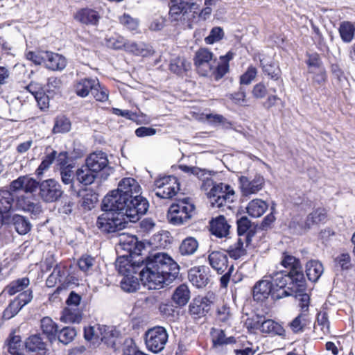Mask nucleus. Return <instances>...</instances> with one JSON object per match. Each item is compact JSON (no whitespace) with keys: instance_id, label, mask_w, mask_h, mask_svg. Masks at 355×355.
<instances>
[{"instance_id":"a211bd4d","label":"nucleus","mask_w":355,"mask_h":355,"mask_svg":"<svg viewBox=\"0 0 355 355\" xmlns=\"http://www.w3.org/2000/svg\"><path fill=\"white\" fill-rule=\"evenodd\" d=\"M14 197L10 190H0V223H8V214L12 209Z\"/></svg>"},{"instance_id":"6ab92c4d","label":"nucleus","mask_w":355,"mask_h":355,"mask_svg":"<svg viewBox=\"0 0 355 355\" xmlns=\"http://www.w3.org/2000/svg\"><path fill=\"white\" fill-rule=\"evenodd\" d=\"M15 206L18 210L30 213L34 216H37L42 212L40 204L35 202L32 198L25 195L17 197Z\"/></svg>"},{"instance_id":"412c9836","label":"nucleus","mask_w":355,"mask_h":355,"mask_svg":"<svg viewBox=\"0 0 355 355\" xmlns=\"http://www.w3.org/2000/svg\"><path fill=\"white\" fill-rule=\"evenodd\" d=\"M98 87V80L85 78L77 80L74 85L75 93L80 97H86Z\"/></svg>"},{"instance_id":"bb28decb","label":"nucleus","mask_w":355,"mask_h":355,"mask_svg":"<svg viewBox=\"0 0 355 355\" xmlns=\"http://www.w3.org/2000/svg\"><path fill=\"white\" fill-rule=\"evenodd\" d=\"M44 55L46 58L45 66L49 69L61 71L67 66V60L62 55L47 51Z\"/></svg>"},{"instance_id":"4c0bfd02","label":"nucleus","mask_w":355,"mask_h":355,"mask_svg":"<svg viewBox=\"0 0 355 355\" xmlns=\"http://www.w3.org/2000/svg\"><path fill=\"white\" fill-rule=\"evenodd\" d=\"M103 332V326L100 324H95L85 328V338L86 340L96 344L100 342L101 337Z\"/></svg>"},{"instance_id":"393cba45","label":"nucleus","mask_w":355,"mask_h":355,"mask_svg":"<svg viewBox=\"0 0 355 355\" xmlns=\"http://www.w3.org/2000/svg\"><path fill=\"white\" fill-rule=\"evenodd\" d=\"M209 225L211 234L217 237L222 238L228 235L230 225L223 216L213 218Z\"/></svg>"},{"instance_id":"c03bdc74","label":"nucleus","mask_w":355,"mask_h":355,"mask_svg":"<svg viewBox=\"0 0 355 355\" xmlns=\"http://www.w3.org/2000/svg\"><path fill=\"white\" fill-rule=\"evenodd\" d=\"M25 345L29 352L42 351L46 348V344L38 334L32 335L28 337L25 343Z\"/></svg>"},{"instance_id":"a19ab883","label":"nucleus","mask_w":355,"mask_h":355,"mask_svg":"<svg viewBox=\"0 0 355 355\" xmlns=\"http://www.w3.org/2000/svg\"><path fill=\"white\" fill-rule=\"evenodd\" d=\"M30 284L29 279L23 277L12 281L6 288V291L10 295H13L18 292L24 291Z\"/></svg>"},{"instance_id":"4d7b16f0","label":"nucleus","mask_w":355,"mask_h":355,"mask_svg":"<svg viewBox=\"0 0 355 355\" xmlns=\"http://www.w3.org/2000/svg\"><path fill=\"white\" fill-rule=\"evenodd\" d=\"M217 318L219 322H223L225 324L230 325L232 320V315L230 313V308L226 306H223L220 308H218L217 311Z\"/></svg>"},{"instance_id":"dca6fc26","label":"nucleus","mask_w":355,"mask_h":355,"mask_svg":"<svg viewBox=\"0 0 355 355\" xmlns=\"http://www.w3.org/2000/svg\"><path fill=\"white\" fill-rule=\"evenodd\" d=\"M188 277L196 288H204L209 281V269L205 266L193 267L189 270Z\"/></svg>"},{"instance_id":"864d4df0","label":"nucleus","mask_w":355,"mask_h":355,"mask_svg":"<svg viewBox=\"0 0 355 355\" xmlns=\"http://www.w3.org/2000/svg\"><path fill=\"white\" fill-rule=\"evenodd\" d=\"M213 53L205 48L198 49L194 57V64H198L207 62H212Z\"/></svg>"},{"instance_id":"cd10ccee","label":"nucleus","mask_w":355,"mask_h":355,"mask_svg":"<svg viewBox=\"0 0 355 355\" xmlns=\"http://www.w3.org/2000/svg\"><path fill=\"white\" fill-rule=\"evenodd\" d=\"M135 55L147 56L153 53L152 47L144 43L128 41L124 49Z\"/></svg>"},{"instance_id":"09e8293b","label":"nucleus","mask_w":355,"mask_h":355,"mask_svg":"<svg viewBox=\"0 0 355 355\" xmlns=\"http://www.w3.org/2000/svg\"><path fill=\"white\" fill-rule=\"evenodd\" d=\"M71 126L69 119L64 116H58L55 121L53 132L55 134L67 132L71 130Z\"/></svg>"},{"instance_id":"0e129e2a","label":"nucleus","mask_w":355,"mask_h":355,"mask_svg":"<svg viewBox=\"0 0 355 355\" xmlns=\"http://www.w3.org/2000/svg\"><path fill=\"white\" fill-rule=\"evenodd\" d=\"M230 98L233 101L234 103L239 105H245L247 102L246 93L243 87H240L238 92L230 94Z\"/></svg>"},{"instance_id":"052dcab7","label":"nucleus","mask_w":355,"mask_h":355,"mask_svg":"<svg viewBox=\"0 0 355 355\" xmlns=\"http://www.w3.org/2000/svg\"><path fill=\"white\" fill-rule=\"evenodd\" d=\"M119 20L120 23L130 31H135L138 28V20L131 17L129 15L124 14Z\"/></svg>"},{"instance_id":"e2e57ef3","label":"nucleus","mask_w":355,"mask_h":355,"mask_svg":"<svg viewBox=\"0 0 355 355\" xmlns=\"http://www.w3.org/2000/svg\"><path fill=\"white\" fill-rule=\"evenodd\" d=\"M257 70L254 67L250 66L245 73L240 78V83L249 85L257 76Z\"/></svg>"},{"instance_id":"a18cd8bd","label":"nucleus","mask_w":355,"mask_h":355,"mask_svg":"<svg viewBox=\"0 0 355 355\" xmlns=\"http://www.w3.org/2000/svg\"><path fill=\"white\" fill-rule=\"evenodd\" d=\"M190 68V63L184 58L177 57L171 61L170 70L177 74H182Z\"/></svg>"},{"instance_id":"9b49d317","label":"nucleus","mask_w":355,"mask_h":355,"mask_svg":"<svg viewBox=\"0 0 355 355\" xmlns=\"http://www.w3.org/2000/svg\"><path fill=\"white\" fill-rule=\"evenodd\" d=\"M39 197L45 202L58 200L62 195L60 184L54 179H48L39 184Z\"/></svg>"},{"instance_id":"9d476101","label":"nucleus","mask_w":355,"mask_h":355,"mask_svg":"<svg viewBox=\"0 0 355 355\" xmlns=\"http://www.w3.org/2000/svg\"><path fill=\"white\" fill-rule=\"evenodd\" d=\"M166 330L162 327H155L145 333V343L147 349L154 353L161 352L168 340Z\"/></svg>"},{"instance_id":"58836bf2","label":"nucleus","mask_w":355,"mask_h":355,"mask_svg":"<svg viewBox=\"0 0 355 355\" xmlns=\"http://www.w3.org/2000/svg\"><path fill=\"white\" fill-rule=\"evenodd\" d=\"M41 329L51 341L55 339L58 326L51 318L44 317L41 320Z\"/></svg>"},{"instance_id":"13d9d810","label":"nucleus","mask_w":355,"mask_h":355,"mask_svg":"<svg viewBox=\"0 0 355 355\" xmlns=\"http://www.w3.org/2000/svg\"><path fill=\"white\" fill-rule=\"evenodd\" d=\"M179 168L183 172L189 174H192L198 178L199 179L205 178V175L207 174V171L205 169H202L196 166L180 165Z\"/></svg>"},{"instance_id":"f704fd0d","label":"nucleus","mask_w":355,"mask_h":355,"mask_svg":"<svg viewBox=\"0 0 355 355\" xmlns=\"http://www.w3.org/2000/svg\"><path fill=\"white\" fill-rule=\"evenodd\" d=\"M119 337V332L112 327L103 326V332L100 341L109 347H114Z\"/></svg>"},{"instance_id":"bf43d9fd","label":"nucleus","mask_w":355,"mask_h":355,"mask_svg":"<svg viewBox=\"0 0 355 355\" xmlns=\"http://www.w3.org/2000/svg\"><path fill=\"white\" fill-rule=\"evenodd\" d=\"M224 35L223 31L220 27L213 28L209 35L205 38V41L208 44H212L219 40H220Z\"/></svg>"},{"instance_id":"8fccbe9b","label":"nucleus","mask_w":355,"mask_h":355,"mask_svg":"<svg viewBox=\"0 0 355 355\" xmlns=\"http://www.w3.org/2000/svg\"><path fill=\"white\" fill-rule=\"evenodd\" d=\"M327 218V211L324 209H317L311 213L306 218V225L309 227L311 225L323 222Z\"/></svg>"},{"instance_id":"69168bd1","label":"nucleus","mask_w":355,"mask_h":355,"mask_svg":"<svg viewBox=\"0 0 355 355\" xmlns=\"http://www.w3.org/2000/svg\"><path fill=\"white\" fill-rule=\"evenodd\" d=\"M261 317L256 315L248 318L245 322V325L250 331H252L255 329H261Z\"/></svg>"},{"instance_id":"de8ad7c7","label":"nucleus","mask_w":355,"mask_h":355,"mask_svg":"<svg viewBox=\"0 0 355 355\" xmlns=\"http://www.w3.org/2000/svg\"><path fill=\"white\" fill-rule=\"evenodd\" d=\"M121 288L128 293L135 292L139 287L137 278L132 275H125L121 280Z\"/></svg>"},{"instance_id":"3c124183","label":"nucleus","mask_w":355,"mask_h":355,"mask_svg":"<svg viewBox=\"0 0 355 355\" xmlns=\"http://www.w3.org/2000/svg\"><path fill=\"white\" fill-rule=\"evenodd\" d=\"M95 262L94 257L89 255H83L79 259L78 265L80 270L86 274H89L92 271Z\"/></svg>"},{"instance_id":"c756f323","label":"nucleus","mask_w":355,"mask_h":355,"mask_svg":"<svg viewBox=\"0 0 355 355\" xmlns=\"http://www.w3.org/2000/svg\"><path fill=\"white\" fill-rule=\"evenodd\" d=\"M76 177L80 183L84 185H90L94 182L96 173L85 164L76 171Z\"/></svg>"},{"instance_id":"ddd939ff","label":"nucleus","mask_w":355,"mask_h":355,"mask_svg":"<svg viewBox=\"0 0 355 355\" xmlns=\"http://www.w3.org/2000/svg\"><path fill=\"white\" fill-rule=\"evenodd\" d=\"M239 184L242 196H249L262 190L265 180L261 175H256L254 178L241 176L239 178Z\"/></svg>"},{"instance_id":"e433bc0d","label":"nucleus","mask_w":355,"mask_h":355,"mask_svg":"<svg viewBox=\"0 0 355 355\" xmlns=\"http://www.w3.org/2000/svg\"><path fill=\"white\" fill-rule=\"evenodd\" d=\"M339 33L344 42L349 43L352 41L355 34V24L350 21H343L340 24Z\"/></svg>"},{"instance_id":"f8f14e48","label":"nucleus","mask_w":355,"mask_h":355,"mask_svg":"<svg viewBox=\"0 0 355 355\" xmlns=\"http://www.w3.org/2000/svg\"><path fill=\"white\" fill-rule=\"evenodd\" d=\"M240 342L233 336L227 337L224 331H217L212 338V350L216 355H227L234 345Z\"/></svg>"},{"instance_id":"aec40b11","label":"nucleus","mask_w":355,"mask_h":355,"mask_svg":"<svg viewBox=\"0 0 355 355\" xmlns=\"http://www.w3.org/2000/svg\"><path fill=\"white\" fill-rule=\"evenodd\" d=\"M107 155L101 151L91 153L86 159L85 164L96 173L108 166Z\"/></svg>"},{"instance_id":"c85d7f7f","label":"nucleus","mask_w":355,"mask_h":355,"mask_svg":"<svg viewBox=\"0 0 355 355\" xmlns=\"http://www.w3.org/2000/svg\"><path fill=\"white\" fill-rule=\"evenodd\" d=\"M260 331L263 334L272 336H285V330L283 327L272 320H265L261 321Z\"/></svg>"},{"instance_id":"5701e85b","label":"nucleus","mask_w":355,"mask_h":355,"mask_svg":"<svg viewBox=\"0 0 355 355\" xmlns=\"http://www.w3.org/2000/svg\"><path fill=\"white\" fill-rule=\"evenodd\" d=\"M211 301L205 297H196L189 305V313L195 317H202L209 310Z\"/></svg>"},{"instance_id":"c9c22d12","label":"nucleus","mask_w":355,"mask_h":355,"mask_svg":"<svg viewBox=\"0 0 355 355\" xmlns=\"http://www.w3.org/2000/svg\"><path fill=\"white\" fill-rule=\"evenodd\" d=\"M190 299V291L187 286L182 284L174 291L173 300L178 306H184Z\"/></svg>"},{"instance_id":"7c9ffc66","label":"nucleus","mask_w":355,"mask_h":355,"mask_svg":"<svg viewBox=\"0 0 355 355\" xmlns=\"http://www.w3.org/2000/svg\"><path fill=\"white\" fill-rule=\"evenodd\" d=\"M267 209L266 202L258 198L252 200L246 207L248 214L254 218L261 216Z\"/></svg>"},{"instance_id":"f03ea898","label":"nucleus","mask_w":355,"mask_h":355,"mask_svg":"<svg viewBox=\"0 0 355 355\" xmlns=\"http://www.w3.org/2000/svg\"><path fill=\"white\" fill-rule=\"evenodd\" d=\"M123 193L130 199V203L136 207L129 209V215L135 219L139 218L145 214L148 209V202L147 200L141 196V188L137 181L132 178H125L118 184L116 189Z\"/></svg>"},{"instance_id":"4468645a","label":"nucleus","mask_w":355,"mask_h":355,"mask_svg":"<svg viewBox=\"0 0 355 355\" xmlns=\"http://www.w3.org/2000/svg\"><path fill=\"white\" fill-rule=\"evenodd\" d=\"M169 16L172 21L184 23L188 18L191 10L195 4L189 3L187 0H171Z\"/></svg>"},{"instance_id":"1a4fd4ad","label":"nucleus","mask_w":355,"mask_h":355,"mask_svg":"<svg viewBox=\"0 0 355 355\" xmlns=\"http://www.w3.org/2000/svg\"><path fill=\"white\" fill-rule=\"evenodd\" d=\"M155 195L161 198L171 199L180 190L178 180L173 175L159 178L155 180Z\"/></svg>"},{"instance_id":"f3484780","label":"nucleus","mask_w":355,"mask_h":355,"mask_svg":"<svg viewBox=\"0 0 355 355\" xmlns=\"http://www.w3.org/2000/svg\"><path fill=\"white\" fill-rule=\"evenodd\" d=\"M274 289L269 276L266 275L253 286V298L256 301H263L269 295L273 297Z\"/></svg>"},{"instance_id":"20e7f679","label":"nucleus","mask_w":355,"mask_h":355,"mask_svg":"<svg viewBox=\"0 0 355 355\" xmlns=\"http://www.w3.org/2000/svg\"><path fill=\"white\" fill-rule=\"evenodd\" d=\"M273 286V298L281 299L286 296L303 292L306 282L302 284L295 282L294 276L288 273L275 272L268 275Z\"/></svg>"},{"instance_id":"37998d69","label":"nucleus","mask_w":355,"mask_h":355,"mask_svg":"<svg viewBox=\"0 0 355 355\" xmlns=\"http://www.w3.org/2000/svg\"><path fill=\"white\" fill-rule=\"evenodd\" d=\"M198 248V242L193 237H187L184 239L180 246V252L182 255H191Z\"/></svg>"},{"instance_id":"a878e982","label":"nucleus","mask_w":355,"mask_h":355,"mask_svg":"<svg viewBox=\"0 0 355 355\" xmlns=\"http://www.w3.org/2000/svg\"><path fill=\"white\" fill-rule=\"evenodd\" d=\"M140 262H132L128 257L122 256L116 261V268L118 272L123 275H132L137 273V268L140 267Z\"/></svg>"},{"instance_id":"423d86ee","label":"nucleus","mask_w":355,"mask_h":355,"mask_svg":"<svg viewBox=\"0 0 355 355\" xmlns=\"http://www.w3.org/2000/svg\"><path fill=\"white\" fill-rule=\"evenodd\" d=\"M233 58V53L228 52L225 55L220 56L217 65L211 62L196 64L198 73L205 77L213 78L215 80L221 79L229 71V62Z\"/></svg>"},{"instance_id":"338daca9","label":"nucleus","mask_w":355,"mask_h":355,"mask_svg":"<svg viewBox=\"0 0 355 355\" xmlns=\"http://www.w3.org/2000/svg\"><path fill=\"white\" fill-rule=\"evenodd\" d=\"M127 42L128 40L123 37H112L107 40V45L115 49H121L123 48L125 49Z\"/></svg>"},{"instance_id":"473e14b6","label":"nucleus","mask_w":355,"mask_h":355,"mask_svg":"<svg viewBox=\"0 0 355 355\" xmlns=\"http://www.w3.org/2000/svg\"><path fill=\"white\" fill-rule=\"evenodd\" d=\"M64 323H79L82 320V313L78 307L68 306L62 311L60 317Z\"/></svg>"},{"instance_id":"6e6d98bb","label":"nucleus","mask_w":355,"mask_h":355,"mask_svg":"<svg viewBox=\"0 0 355 355\" xmlns=\"http://www.w3.org/2000/svg\"><path fill=\"white\" fill-rule=\"evenodd\" d=\"M64 276V272L60 268H55L46 281L48 287H53L57 283H61Z\"/></svg>"},{"instance_id":"774afa93","label":"nucleus","mask_w":355,"mask_h":355,"mask_svg":"<svg viewBox=\"0 0 355 355\" xmlns=\"http://www.w3.org/2000/svg\"><path fill=\"white\" fill-rule=\"evenodd\" d=\"M140 352L137 350L135 342L132 339H126L123 343V355H137Z\"/></svg>"},{"instance_id":"6e6552de","label":"nucleus","mask_w":355,"mask_h":355,"mask_svg":"<svg viewBox=\"0 0 355 355\" xmlns=\"http://www.w3.org/2000/svg\"><path fill=\"white\" fill-rule=\"evenodd\" d=\"M193 210L194 205L188 198H184L171 205L167 218L173 225H181L191 218Z\"/></svg>"},{"instance_id":"0eeeda50","label":"nucleus","mask_w":355,"mask_h":355,"mask_svg":"<svg viewBox=\"0 0 355 355\" xmlns=\"http://www.w3.org/2000/svg\"><path fill=\"white\" fill-rule=\"evenodd\" d=\"M103 211V213L98 217L96 225L103 232L113 233L120 231L124 229L126 224L130 222L120 213Z\"/></svg>"},{"instance_id":"680f3d73","label":"nucleus","mask_w":355,"mask_h":355,"mask_svg":"<svg viewBox=\"0 0 355 355\" xmlns=\"http://www.w3.org/2000/svg\"><path fill=\"white\" fill-rule=\"evenodd\" d=\"M44 53H47V51H29L26 53V58L35 64H41L44 63L45 64L46 58L44 55Z\"/></svg>"},{"instance_id":"2f4dec72","label":"nucleus","mask_w":355,"mask_h":355,"mask_svg":"<svg viewBox=\"0 0 355 355\" xmlns=\"http://www.w3.org/2000/svg\"><path fill=\"white\" fill-rule=\"evenodd\" d=\"M324 272L322 264L315 260L307 262L306 265V273L308 279L311 282H316Z\"/></svg>"},{"instance_id":"b1692460","label":"nucleus","mask_w":355,"mask_h":355,"mask_svg":"<svg viewBox=\"0 0 355 355\" xmlns=\"http://www.w3.org/2000/svg\"><path fill=\"white\" fill-rule=\"evenodd\" d=\"M74 19L83 24L96 25L100 15L96 10L87 8L78 10L74 15Z\"/></svg>"},{"instance_id":"2eb2a0df","label":"nucleus","mask_w":355,"mask_h":355,"mask_svg":"<svg viewBox=\"0 0 355 355\" xmlns=\"http://www.w3.org/2000/svg\"><path fill=\"white\" fill-rule=\"evenodd\" d=\"M281 265L290 270L288 273L295 277L294 281L295 284L299 283L300 284L302 282H305L306 280L302 265L298 259L287 252H284L282 254Z\"/></svg>"},{"instance_id":"79ce46f5","label":"nucleus","mask_w":355,"mask_h":355,"mask_svg":"<svg viewBox=\"0 0 355 355\" xmlns=\"http://www.w3.org/2000/svg\"><path fill=\"white\" fill-rule=\"evenodd\" d=\"M227 252L230 257L234 259H238L244 256L246 253V250L242 239L238 238L234 244L227 248Z\"/></svg>"},{"instance_id":"39448f33","label":"nucleus","mask_w":355,"mask_h":355,"mask_svg":"<svg viewBox=\"0 0 355 355\" xmlns=\"http://www.w3.org/2000/svg\"><path fill=\"white\" fill-rule=\"evenodd\" d=\"M130 199L127 196L119 191L113 190L103 200L102 209L120 213L123 218L128 219L130 222H136L139 219H135L129 215V209L136 207L130 203Z\"/></svg>"},{"instance_id":"603ef678","label":"nucleus","mask_w":355,"mask_h":355,"mask_svg":"<svg viewBox=\"0 0 355 355\" xmlns=\"http://www.w3.org/2000/svg\"><path fill=\"white\" fill-rule=\"evenodd\" d=\"M76 336V331L73 327H64L58 333V340L60 343L67 345L71 343L75 336Z\"/></svg>"},{"instance_id":"72a5a7b5","label":"nucleus","mask_w":355,"mask_h":355,"mask_svg":"<svg viewBox=\"0 0 355 355\" xmlns=\"http://www.w3.org/2000/svg\"><path fill=\"white\" fill-rule=\"evenodd\" d=\"M11 223L17 232L21 235L26 234L31 229V224L24 216L15 214L11 219Z\"/></svg>"},{"instance_id":"f257e3e1","label":"nucleus","mask_w":355,"mask_h":355,"mask_svg":"<svg viewBox=\"0 0 355 355\" xmlns=\"http://www.w3.org/2000/svg\"><path fill=\"white\" fill-rule=\"evenodd\" d=\"M178 273V263L168 254L158 252L147 258L140 279L148 289H159L171 284Z\"/></svg>"},{"instance_id":"4be33fe9","label":"nucleus","mask_w":355,"mask_h":355,"mask_svg":"<svg viewBox=\"0 0 355 355\" xmlns=\"http://www.w3.org/2000/svg\"><path fill=\"white\" fill-rule=\"evenodd\" d=\"M208 260L211 268L218 274H223L228 268V258L227 255L219 251L211 252Z\"/></svg>"},{"instance_id":"5fc2aeb1","label":"nucleus","mask_w":355,"mask_h":355,"mask_svg":"<svg viewBox=\"0 0 355 355\" xmlns=\"http://www.w3.org/2000/svg\"><path fill=\"white\" fill-rule=\"evenodd\" d=\"M56 156V151L53 150L51 153L46 155L44 159L42 160L37 169L36 170V174L37 176H42L44 171L49 169L53 162L55 160Z\"/></svg>"},{"instance_id":"49530a36","label":"nucleus","mask_w":355,"mask_h":355,"mask_svg":"<svg viewBox=\"0 0 355 355\" xmlns=\"http://www.w3.org/2000/svg\"><path fill=\"white\" fill-rule=\"evenodd\" d=\"M32 299V291L27 290L20 293L17 297L10 303V309L15 307L17 311H19L24 306L29 303Z\"/></svg>"},{"instance_id":"7ed1b4c3","label":"nucleus","mask_w":355,"mask_h":355,"mask_svg":"<svg viewBox=\"0 0 355 355\" xmlns=\"http://www.w3.org/2000/svg\"><path fill=\"white\" fill-rule=\"evenodd\" d=\"M202 188L207 191V196L213 207H222L233 202L236 193L233 188L225 183L214 182L207 178L202 184Z\"/></svg>"},{"instance_id":"ea45409f","label":"nucleus","mask_w":355,"mask_h":355,"mask_svg":"<svg viewBox=\"0 0 355 355\" xmlns=\"http://www.w3.org/2000/svg\"><path fill=\"white\" fill-rule=\"evenodd\" d=\"M314 329L316 332L321 331L324 336L330 334V324L326 312H320L318 314Z\"/></svg>"}]
</instances>
